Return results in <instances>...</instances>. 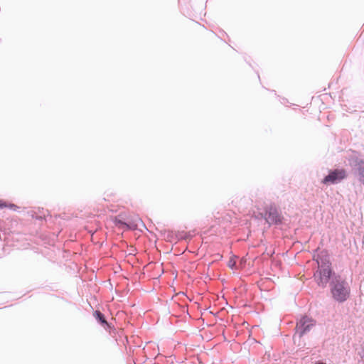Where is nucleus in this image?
Segmentation results:
<instances>
[{
	"mask_svg": "<svg viewBox=\"0 0 364 364\" xmlns=\"http://www.w3.org/2000/svg\"><path fill=\"white\" fill-rule=\"evenodd\" d=\"M318 269L314 274V279L318 286L324 287L328 282L331 275V264L328 260L319 256L316 259Z\"/></svg>",
	"mask_w": 364,
	"mask_h": 364,
	"instance_id": "obj_1",
	"label": "nucleus"
},
{
	"mask_svg": "<svg viewBox=\"0 0 364 364\" xmlns=\"http://www.w3.org/2000/svg\"><path fill=\"white\" fill-rule=\"evenodd\" d=\"M331 294L335 300L343 302L349 298L350 289L345 280L335 278L331 284Z\"/></svg>",
	"mask_w": 364,
	"mask_h": 364,
	"instance_id": "obj_2",
	"label": "nucleus"
},
{
	"mask_svg": "<svg viewBox=\"0 0 364 364\" xmlns=\"http://www.w3.org/2000/svg\"><path fill=\"white\" fill-rule=\"evenodd\" d=\"M347 177V172L344 168L331 170L328 174L322 180L325 185L334 184L341 182Z\"/></svg>",
	"mask_w": 364,
	"mask_h": 364,
	"instance_id": "obj_3",
	"label": "nucleus"
},
{
	"mask_svg": "<svg viewBox=\"0 0 364 364\" xmlns=\"http://www.w3.org/2000/svg\"><path fill=\"white\" fill-rule=\"evenodd\" d=\"M266 220L270 225H277L281 223L282 216L275 205H270L266 213Z\"/></svg>",
	"mask_w": 364,
	"mask_h": 364,
	"instance_id": "obj_4",
	"label": "nucleus"
},
{
	"mask_svg": "<svg viewBox=\"0 0 364 364\" xmlns=\"http://www.w3.org/2000/svg\"><path fill=\"white\" fill-rule=\"evenodd\" d=\"M313 326H314V321L311 318L304 316L296 324V333L301 338Z\"/></svg>",
	"mask_w": 364,
	"mask_h": 364,
	"instance_id": "obj_5",
	"label": "nucleus"
},
{
	"mask_svg": "<svg viewBox=\"0 0 364 364\" xmlns=\"http://www.w3.org/2000/svg\"><path fill=\"white\" fill-rule=\"evenodd\" d=\"M193 235H194L193 232L191 233V232H189L188 233L184 230H177L175 231H173V230L168 231V240L171 242H176V241H178L179 240L189 239L191 237H193Z\"/></svg>",
	"mask_w": 364,
	"mask_h": 364,
	"instance_id": "obj_6",
	"label": "nucleus"
},
{
	"mask_svg": "<svg viewBox=\"0 0 364 364\" xmlns=\"http://www.w3.org/2000/svg\"><path fill=\"white\" fill-rule=\"evenodd\" d=\"M357 169L359 175L360 181L364 184V161L360 160L357 163Z\"/></svg>",
	"mask_w": 364,
	"mask_h": 364,
	"instance_id": "obj_7",
	"label": "nucleus"
},
{
	"mask_svg": "<svg viewBox=\"0 0 364 364\" xmlns=\"http://www.w3.org/2000/svg\"><path fill=\"white\" fill-rule=\"evenodd\" d=\"M9 208L12 210L16 211L18 210V206H17L16 204L9 203L4 200L0 199V209L3 208Z\"/></svg>",
	"mask_w": 364,
	"mask_h": 364,
	"instance_id": "obj_8",
	"label": "nucleus"
},
{
	"mask_svg": "<svg viewBox=\"0 0 364 364\" xmlns=\"http://www.w3.org/2000/svg\"><path fill=\"white\" fill-rule=\"evenodd\" d=\"M94 316L96 319H97L102 324L107 325V321L104 315L100 311H95L94 313Z\"/></svg>",
	"mask_w": 364,
	"mask_h": 364,
	"instance_id": "obj_9",
	"label": "nucleus"
},
{
	"mask_svg": "<svg viewBox=\"0 0 364 364\" xmlns=\"http://www.w3.org/2000/svg\"><path fill=\"white\" fill-rule=\"evenodd\" d=\"M123 224L125 225L127 228H137L138 226L144 225L142 221L139 218L136 219V223L134 224V225L129 224V223H124Z\"/></svg>",
	"mask_w": 364,
	"mask_h": 364,
	"instance_id": "obj_10",
	"label": "nucleus"
},
{
	"mask_svg": "<svg viewBox=\"0 0 364 364\" xmlns=\"http://www.w3.org/2000/svg\"><path fill=\"white\" fill-rule=\"evenodd\" d=\"M236 264V262L234 259L231 258L229 261H228V266L230 268V269H233L235 267Z\"/></svg>",
	"mask_w": 364,
	"mask_h": 364,
	"instance_id": "obj_11",
	"label": "nucleus"
}]
</instances>
